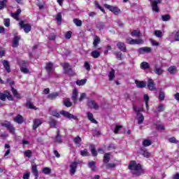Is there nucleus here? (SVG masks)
Wrapping results in <instances>:
<instances>
[{"instance_id":"obj_1","label":"nucleus","mask_w":179,"mask_h":179,"mask_svg":"<svg viewBox=\"0 0 179 179\" xmlns=\"http://www.w3.org/2000/svg\"><path fill=\"white\" fill-rule=\"evenodd\" d=\"M128 168L131 170L133 176H136V177L141 176V174H143V170L142 169V165L141 164H136V162L131 161L129 164Z\"/></svg>"},{"instance_id":"obj_2","label":"nucleus","mask_w":179,"mask_h":179,"mask_svg":"<svg viewBox=\"0 0 179 179\" xmlns=\"http://www.w3.org/2000/svg\"><path fill=\"white\" fill-rule=\"evenodd\" d=\"M61 66L64 69V73H66L67 75H72L73 73L72 67L69 63H61Z\"/></svg>"},{"instance_id":"obj_3","label":"nucleus","mask_w":179,"mask_h":179,"mask_svg":"<svg viewBox=\"0 0 179 179\" xmlns=\"http://www.w3.org/2000/svg\"><path fill=\"white\" fill-rule=\"evenodd\" d=\"M167 38L169 41H171V43L179 41V30L176 32L175 31L170 34Z\"/></svg>"},{"instance_id":"obj_4","label":"nucleus","mask_w":179,"mask_h":179,"mask_svg":"<svg viewBox=\"0 0 179 179\" xmlns=\"http://www.w3.org/2000/svg\"><path fill=\"white\" fill-rule=\"evenodd\" d=\"M150 2V5L152 6V9L154 12H159V3H162V0H149Z\"/></svg>"},{"instance_id":"obj_5","label":"nucleus","mask_w":179,"mask_h":179,"mask_svg":"<svg viewBox=\"0 0 179 179\" xmlns=\"http://www.w3.org/2000/svg\"><path fill=\"white\" fill-rule=\"evenodd\" d=\"M103 6L106 8V9L110 10V12H113V13H114L115 15H119L120 13H121V10H120L118 7H114L108 4H104Z\"/></svg>"},{"instance_id":"obj_6","label":"nucleus","mask_w":179,"mask_h":179,"mask_svg":"<svg viewBox=\"0 0 179 179\" xmlns=\"http://www.w3.org/2000/svg\"><path fill=\"white\" fill-rule=\"evenodd\" d=\"M1 127H4V128H7V129L10 132L11 134H13L15 132V127H13V125L10 123V122L5 121L1 123Z\"/></svg>"},{"instance_id":"obj_7","label":"nucleus","mask_w":179,"mask_h":179,"mask_svg":"<svg viewBox=\"0 0 179 179\" xmlns=\"http://www.w3.org/2000/svg\"><path fill=\"white\" fill-rule=\"evenodd\" d=\"M126 43L127 44L130 45H135V44H143V39L138 38V39H134L132 38H127L126 40Z\"/></svg>"},{"instance_id":"obj_8","label":"nucleus","mask_w":179,"mask_h":179,"mask_svg":"<svg viewBox=\"0 0 179 179\" xmlns=\"http://www.w3.org/2000/svg\"><path fill=\"white\" fill-rule=\"evenodd\" d=\"M87 105L90 108H93L94 110H99L100 108L99 104L93 99H88Z\"/></svg>"},{"instance_id":"obj_9","label":"nucleus","mask_w":179,"mask_h":179,"mask_svg":"<svg viewBox=\"0 0 179 179\" xmlns=\"http://www.w3.org/2000/svg\"><path fill=\"white\" fill-rule=\"evenodd\" d=\"M19 24L21 27V29H23L24 31V33H29L31 30V25L30 24H24V22L20 21L19 22Z\"/></svg>"},{"instance_id":"obj_10","label":"nucleus","mask_w":179,"mask_h":179,"mask_svg":"<svg viewBox=\"0 0 179 179\" xmlns=\"http://www.w3.org/2000/svg\"><path fill=\"white\" fill-rule=\"evenodd\" d=\"M60 114L63 115L64 117H66V118H69V120H78V117L66 110H62L60 111Z\"/></svg>"},{"instance_id":"obj_11","label":"nucleus","mask_w":179,"mask_h":179,"mask_svg":"<svg viewBox=\"0 0 179 179\" xmlns=\"http://www.w3.org/2000/svg\"><path fill=\"white\" fill-rule=\"evenodd\" d=\"M45 70L48 72L49 76H51L54 73V64L52 62L46 64Z\"/></svg>"},{"instance_id":"obj_12","label":"nucleus","mask_w":179,"mask_h":179,"mask_svg":"<svg viewBox=\"0 0 179 179\" xmlns=\"http://www.w3.org/2000/svg\"><path fill=\"white\" fill-rule=\"evenodd\" d=\"M27 64V62L26 61H22L20 63V71L22 73H30V71H29V69L26 66Z\"/></svg>"},{"instance_id":"obj_13","label":"nucleus","mask_w":179,"mask_h":179,"mask_svg":"<svg viewBox=\"0 0 179 179\" xmlns=\"http://www.w3.org/2000/svg\"><path fill=\"white\" fill-rule=\"evenodd\" d=\"M148 87L151 92H155L156 90V85L152 79L148 78Z\"/></svg>"},{"instance_id":"obj_14","label":"nucleus","mask_w":179,"mask_h":179,"mask_svg":"<svg viewBox=\"0 0 179 179\" xmlns=\"http://www.w3.org/2000/svg\"><path fill=\"white\" fill-rule=\"evenodd\" d=\"M6 98L10 101L13 100V97L10 95V93L9 92H7L6 94H3V93L0 94L1 100H2L3 101H5V100H6Z\"/></svg>"},{"instance_id":"obj_15","label":"nucleus","mask_w":179,"mask_h":179,"mask_svg":"<svg viewBox=\"0 0 179 179\" xmlns=\"http://www.w3.org/2000/svg\"><path fill=\"white\" fill-rule=\"evenodd\" d=\"M138 52L140 53V54H145V52L147 54H149V53L152 52V48H149V47L140 48L138 50Z\"/></svg>"},{"instance_id":"obj_16","label":"nucleus","mask_w":179,"mask_h":179,"mask_svg":"<svg viewBox=\"0 0 179 179\" xmlns=\"http://www.w3.org/2000/svg\"><path fill=\"white\" fill-rule=\"evenodd\" d=\"M116 45L120 51H122V52H127V46L125 45V43L122 42H118Z\"/></svg>"},{"instance_id":"obj_17","label":"nucleus","mask_w":179,"mask_h":179,"mask_svg":"<svg viewBox=\"0 0 179 179\" xmlns=\"http://www.w3.org/2000/svg\"><path fill=\"white\" fill-rule=\"evenodd\" d=\"M71 100H73L74 104L78 103V89L75 88L73 91Z\"/></svg>"},{"instance_id":"obj_18","label":"nucleus","mask_w":179,"mask_h":179,"mask_svg":"<svg viewBox=\"0 0 179 179\" xmlns=\"http://www.w3.org/2000/svg\"><path fill=\"white\" fill-rule=\"evenodd\" d=\"M20 41V36H15L13 40L12 47H13L14 48H17V47H19Z\"/></svg>"},{"instance_id":"obj_19","label":"nucleus","mask_w":179,"mask_h":179,"mask_svg":"<svg viewBox=\"0 0 179 179\" xmlns=\"http://www.w3.org/2000/svg\"><path fill=\"white\" fill-rule=\"evenodd\" d=\"M76 167H78V162H73L70 165V173L73 175L76 173Z\"/></svg>"},{"instance_id":"obj_20","label":"nucleus","mask_w":179,"mask_h":179,"mask_svg":"<svg viewBox=\"0 0 179 179\" xmlns=\"http://www.w3.org/2000/svg\"><path fill=\"white\" fill-rule=\"evenodd\" d=\"M135 84L136 85L137 87H139L140 89L146 87V82L145 81H139L138 80H136Z\"/></svg>"},{"instance_id":"obj_21","label":"nucleus","mask_w":179,"mask_h":179,"mask_svg":"<svg viewBox=\"0 0 179 179\" xmlns=\"http://www.w3.org/2000/svg\"><path fill=\"white\" fill-rule=\"evenodd\" d=\"M100 41H101L100 38L97 35H94L93 41V45L94 48H97V46L99 45V44H100Z\"/></svg>"},{"instance_id":"obj_22","label":"nucleus","mask_w":179,"mask_h":179,"mask_svg":"<svg viewBox=\"0 0 179 179\" xmlns=\"http://www.w3.org/2000/svg\"><path fill=\"white\" fill-rule=\"evenodd\" d=\"M41 124H43V122H41V120L40 119L34 120L33 129H37V127L41 125Z\"/></svg>"},{"instance_id":"obj_23","label":"nucleus","mask_w":179,"mask_h":179,"mask_svg":"<svg viewBox=\"0 0 179 179\" xmlns=\"http://www.w3.org/2000/svg\"><path fill=\"white\" fill-rule=\"evenodd\" d=\"M154 72L155 73H156V75L160 76V75H163V73L164 72V71L162 67H157V66H155L154 68Z\"/></svg>"},{"instance_id":"obj_24","label":"nucleus","mask_w":179,"mask_h":179,"mask_svg":"<svg viewBox=\"0 0 179 179\" xmlns=\"http://www.w3.org/2000/svg\"><path fill=\"white\" fill-rule=\"evenodd\" d=\"M13 121L17 122V124H23V116L21 115H17L15 117H14Z\"/></svg>"},{"instance_id":"obj_25","label":"nucleus","mask_w":179,"mask_h":179,"mask_svg":"<svg viewBox=\"0 0 179 179\" xmlns=\"http://www.w3.org/2000/svg\"><path fill=\"white\" fill-rule=\"evenodd\" d=\"M58 96H59V93L52 92L48 95V99H49V100H55V99H57Z\"/></svg>"},{"instance_id":"obj_26","label":"nucleus","mask_w":179,"mask_h":179,"mask_svg":"<svg viewBox=\"0 0 179 179\" xmlns=\"http://www.w3.org/2000/svg\"><path fill=\"white\" fill-rule=\"evenodd\" d=\"M31 172L33 173L34 176H35V179L38 178V171L37 170L36 165L32 166Z\"/></svg>"},{"instance_id":"obj_27","label":"nucleus","mask_w":179,"mask_h":179,"mask_svg":"<svg viewBox=\"0 0 179 179\" xmlns=\"http://www.w3.org/2000/svg\"><path fill=\"white\" fill-rule=\"evenodd\" d=\"M87 118L93 124H97V120H95L94 117H93V113L88 112L87 113Z\"/></svg>"},{"instance_id":"obj_28","label":"nucleus","mask_w":179,"mask_h":179,"mask_svg":"<svg viewBox=\"0 0 179 179\" xmlns=\"http://www.w3.org/2000/svg\"><path fill=\"white\" fill-rule=\"evenodd\" d=\"M3 65L6 72L8 73L10 72V66H9V62H8V60H3Z\"/></svg>"},{"instance_id":"obj_29","label":"nucleus","mask_w":179,"mask_h":179,"mask_svg":"<svg viewBox=\"0 0 179 179\" xmlns=\"http://www.w3.org/2000/svg\"><path fill=\"white\" fill-rule=\"evenodd\" d=\"M137 120H138V124L141 125V124H143V121L145 120V117L143 115L141 114H138L137 115Z\"/></svg>"},{"instance_id":"obj_30","label":"nucleus","mask_w":179,"mask_h":179,"mask_svg":"<svg viewBox=\"0 0 179 179\" xmlns=\"http://www.w3.org/2000/svg\"><path fill=\"white\" fill-rule=\"evenodd\" d=\"M109 80H114V78H115V71L114 69H111L110 71H109L108 74Z\"/></svg>"},{"instance_id":"obj_31","label":"nucleus","mask_w":179,"mask_h":179,"mask_svg":"<svg viewBox=\"0 0 179 179\" xmlns=\"http://www.w3.org/2000/svg\"><path fill=\"white\" fill-rule=\"evenodd\" d=\"M168 72H169L171 75H174V73H177V67H176V66H170L168 69Z\"/></svg>"},{"instance_id":"obj_32","label":"nucleus","mask_w":179,"mask_h":179,"mask_svg":"<svg viewBox=\"0 0 179 179\" xmlns=\"http://www.w3.org/2000/svg\"><path fill=\"white\" fill-rule=\"evenodd\" d=\"M166 108V106L164 105H159L158 106V107L157 108V109L155 110V113H163V111H164Z\"/></svg>"},{"instance_id":"obj_33","label":"nucleus","mask_w":179,"mask_h":179,"mask_svg":"<svg viewBox=\"0 0 179 179\" xmlns=\"http://www.w3.org/2000/svg\"><path fill=\"white\" fill-rule=\"evenodd\" d=\"M64 104L66 107H72V102L69 98H66L64 99Z\"/></svg>"},{"instance_id":"obj_34","label":"nucleus","mask_w":179,"mask_h":179,"mask_svg":"<svg viewBox=\"0 0 179 179\" xmlns=\"http://www.w3.org/2000/svg\"><path fill=\"white\" fill-rule=\"evenodd\" d=\"M133 110H134V111H135V113H136V115H138V114H142V113H141V111H143V108H139V107H137L136 106L134 105Z\"/></svg>"},{"instance_id":"obj_35","label":"nucleus","mask_w":179,"mask_h":179,"mask_svg":"<svg viewBox=\"0 0 179 179\" xmlns=\"http://www.w3.org/2000/svg\"><path fill=\"white\" fill-rule=\"evenodd\" d=\"M88 167H90L92 171H96V162L94 161L88 162Z\"/></svg>"},{"instance_id":"obj_36","label":"nucleus","mask_w":179,"mask_h":179,"mask_svg":"<svg viewBox=\"0 0 179 179\" xmlns=\"http://www.w3.org/2000/svg\"><path fill=\"white\" fill-rule=\"evenodd\" d=\"M141 69H149L150 68V65H149V63L146 62H143L141 64Z\"/></svg>"},{"instance_id":"obj_37","label":"nucleus","mask_w":179,"mask_h":179,"mask_svg":"<svg viewBox=\"0 0 179 179\" xmlns=\"http://www.w3.org/2000/svg\"><path fill=\"white\" fill-rule=\"evenodd\" d=\"M110 153H105V155L103 156V162L106 164H107L108 163V162H110Z\"/></svg>"},{"instance_id":"obj_38","label":"nucleus","mask_w":179,"mask_h":179,"mask_svg":"<svg viewBox=\"0 0 179 179\" xmlns=\"http://www.w3.org/2000/svg\"><path fill=\"white\" fill-rule=\"evenodd\" d=\"M86 82H87V79L78 80L76 85H78V86H83L86 85Z\"/></svg>"},{"instance_id":"obj_39","label":"nucleus","mask_w":179,"mask_h":179,"mask_svg":"<svg viewBox=\"0 0 179 179\" xmlns=\"http://www.w3.org/2000/svg\"><path fill=\"white\" fill-rule=\"evenodd\" d=\"M56 20L57 22V24H61L62 22V15L61 13H58L56 15Z\"/></svg>"},{"instance_id":"obj_40","label":"nucleus","mask_w":179,"mask_h":179,"mask_svg":"<svg viewBox=\"0 0 179 179\" xmlns=\"http://www.w3.org/2000/svg\"><path fill=\"white\" fill-rule=\"evenodd\" d=\"M90 150L92 156L96 157L97 156V150H96V148L93 145H90Z\"/></svg>"},{"instance_id":"obj_41","label":"nucleus","mask_w":179,"mask_h":179,"mask_svg":"<svg viewBox=\"0 0 179 179\" xmlns=\"http://www.w3.org/2000/svg\"><path fill=\"white\" fill-rule=\"evenodd\" d=\"M141 153L144 157H150V153L148 152V150H141Z\"/></svg>"},{"instance_id":"obj_42","label":"nucleus","mask_w":179,"mask_h":179,"mask_svg":"<svg viewBox=\"0 0 179 179\" xmlns=\"http://www.w3.org/2000/svg\"><path fill=\"white\" fill-rule=\"evenodd\" d=\"M55 142H57V143H61V142H62L61 136H59V130H57V136L55 138Z\"/></svg>"},{"instance_id":"obj_43","label":"nucleus","mask_w":179,"mask_h":179,"mask_svg":"<svg viewBox=\"0 0 179 179\" xmlns=\"http://www.w3.org/2000/svg\"><path fill=\"white\" fill-rule=\"evenodd\" d=\"M131 35L132 36V37H141V36H142L141 32L138 30L133 31Z\"/></svg>"},{"instance_id":"obj_44","label":"nucleus","mask_w":179,"mask_h":179,"mask_svg":"<svg viewBox=\"0 0 179 179\" xmlns=\"http://www.w3.org/2000/svg\"><path fill=\"white\" fill-rule=\"evenodd\" d=\"M154 34L155 36H156V37H158L159 38H162L163 37V32H162V31L160 30H155L154 31Z\"/></svg>"},{"instance_id":"obj_45","label":"nucleus","mask_w":179,"mask_h":179,"mask_svg":"<svg viewBox=\"0 0 179 179\" xmlns=\"http://www.w3.org/2000/svg\"><path fill=\"white\" fill-rule=\"evenodd\" d=\"M11 92L15 96V97H17V99H20V94L17 92V90H16L15 88H11Z\"/></svg>"},{"instance_id":"obj_46","label":"nucleus","mask_w":179,"mask_h":179,"mask_svg":"<svg viewBox=\"0 0 179 179\" xmlns=\"http://www.w3.org/2000/svg\"><path fill=\"white\" fill-rule=\"evenodd\" d=\"M73 23L77 26L78 27H80L82 26V20L75 18L73 19Z\"/></svg>"},{"instance_id":"obj_47","label":"nucleus","mask_w":179,"mask_h":179,"mask_svg":"<svg viewBox=\"0 0 179 179\" xmlns=\"http://www.w3.org/2000/svg\"><path fill=\"white\" fill-rule=\"evenodd\" d=\"M91 55L93 57V58H99V57H100V52L94 50L91 52Z\"/></svg>"},{"instance_id":"obj_48","label":"nucleus","mask_w":179,"mask_h":179,"mask_svg":"<svg viewBox=\"0 0 179 179\" xmlns=\"http://www.w3.org/2000/svg\"><path fill=\"white\" fill-rule=\"evenodd\" d=\"M152 145V141L150 140L145 139L143 141V145H144L145 148L148 146H150Z\"/></svg>"},{"instance_id":"obj_49","label":"nucleus","mask_w":179,"mask_h":179,"mask_svg":"<svg viewBox=\"0 0 179 179\" xmlns=\"http://www.w3.org/2000/svg\"><path fill=\"white\" fill-rule=\"evenodd\" d=\"M80 142H82V138H80L79 136H77L74 138V143H76V145L80 146Z\"/></svg>"},{"instance_id":"obj_50","label":"nucleus","mask_w":179,"mask_h":179,"mask_svg":"<svg viewBox=\"0 0 179 179\" xmlns=\"http://www.w3.org/2000/svg\"><path fill=\"white\" fill-rule=\"evenodd\" d=\"M42 173L44 174H50L51 173V169L48 167H45L42 169Z\"/></svg>"},{"instance_id":"obj_51","label":"nucleus","mask_w":179,"mask_h":179,"mask_svg":"<svg viewBox=\"0 0 179 179\" xmlns=\"http://www.w3.org/2000/svg\"><path fill=\"white\" fill-rule=\"evenodd\" d=\"M144 101H145V102L146 108H148V107H149V103H148V101H149V95H148V94H145V95H144Z\"/></svg>"},{"instance_id":"obj_52","label":"nucleus","mask_w":179,"mask_h":179,"mask_svg":"<svg viewBox=\"0 0 179 179\" xmlns=\"http://www.w3.org/2000/svg\"><path fill=\"white\" fill-rule=\"evenodd\" d=\"M24 156H26V157H28L29 159H30V157H31V155H32L31 150H26L24 152Z\"/></svg>"},{"instance_id":"obj_53","label":"nucleus","mask_w":179,"mask_h":179,"mask_svg":"<svg viewBox=\"0 0 179 179\" xmlns=\"http://www.w3.org/2000/svg\"><path fill=\"white\" fill-rule=\"evenodd\" d=\"M164 97H165L164 92L160 91L159 92V101H163V100H164Z\"/></svg>"},{"instance_id":"obj_54","label":"nucleus","mask_w":179,"mask_h":179,"mask_svg":"<svg viewBox=\"0 0 179 179\" xmlns=\"http://www.w3.org/2000/svg\"><path fill=\"white\" fill-rule=\"evenodd\" d=\"M117 164L108 163L106 165V169H115Z\"/></svg>"},{"instance_id":"obj_55","label":"nucleus","mask_w":179,"mask_h":179,"mask_svg":"<svg viewBox=\"0 0 179 179\" xmlns=\"http://www.w3.org/2000/svg\"><path fill=\"white\" fill-rule=\"evenodd\" d=\"M50 126L51 128H55L57 127V121L52 120L50 122H49Z\"/></svg>"},{"instance_id":"obj_56","label":"nucleus","mask_w":179,"mask_h":179,"mask_svg":"<svg viewBox=\"0 0 179 179\" xmlns=\"http://www.w3.org/2000/svg\"><path fill=\"white\" fill-rule=\"evenodd\" d=\"M27 107L31 109H34V105H33V103H31V101H30V100H28L27 101Z\"/></svg>"},{"instance_id":"obj_57","label":"nucleus","mask_w":179,"mask_h":179,"mask_svg":"<svg viewBox=\"0 0 179 179\" xmlns=\"http://www.w3.org/2000/svg\"><path fill=\"white\" fill-rule=\"evenodd\" d=\"M95 6L96 8H98V9H100L101 10V12H103L104 13V12H105L104 8L103 7L100 6L99 1H95Z\"/></svg>"},{"instance_id":"obj_58","label":"nucleus","mask_w":179,"mask_h":179,"mask_svg":"<svg viewBox=\"0 0 179 179\" xmlns=\"http://www.w3.org/2000/svg\"><path fill=\"white\" fill-rule=\"evenodd\" d=\"M4 26H6V27L10 26V20L9 18L4 19Z\"/></svg>"},{"instance_id":"obj_59","label":"nucleus","mask_w":179,"mask_h":179,"mask_svg":"<svg viewBox=\"0 0 179 179\" xmlns=\"http://www.w3.org/2000/svg\"><path fill=\"white\" fill-rule=\"evenodd\" d=\"M162 19L164 22H168V20H170V15H162Z\"/></svg>"},{"instance_id":"obj_60","label":"nucleus","mask_w":179,"mask_h":179,"mask_svg":"<svg viewBox=\"0 0 179 179\" xmlns=\"http://www.w3.org/2000/svg\"><path fill=\"white\" fill-rule=\"evenodd\" d=\"M97 29L99 30H103L104 29V23L103 22H99L96 25Z\"/></svg>"},{"instance_id":"obj_61","label":"nucleus","mask_w":179,"mask_h":179,"mask_svg":"<svg viewBox=\"0 0 179 179\" xmlns=\"http://www.w3.org/2000/svg\"><path fill=\"white\" fill-rule=\"evenodd\" d=\"M169 141L171 143H178V140L175 138V137H172V138H169Z\"/></svg>"},{"instance_id":"obj_62","label":"nucleus","mask_w":179,"mask_h":179,"mask_svg":"<svg viewBox=\"0 0 179 179\" xmlns=\"http://www.w3.org/2000/svg\"><path fill=\"white\" fill-rule=\"evenodd\" d=\"M81 156H89V152L87 150L85 149L84 150L80 151Z\"/></svg>"},{"instance_id":"obj_63","label":"nucleus","mask_w":179,"mask_h":179,"mask_svg":"<svg viewBox=\"0 0 179 179\" xmlns=\"http://www.w3.org/2000/svg\"><path fill=\"white\" fill-rule=\"evenodd\" d=\"M52 115L54 117H56L57 118H59V117H61V115H59V113H58V111H57V110H53L52 112Z\"/></svg>"},{"instance_id":"obj_64","label":"nucleus","mask_w":179,"mask_h":179,"mask_svg":"<svg viewBox=\"0 0 179 179\" xmlns=\"http://www.w3.org/2000/svg\"><path fill=\"white\" fill-rule=\"evenodd\" d=\"M30 178V172H27L23 175V179H29Z\"/></svg>"}]
</instances>
